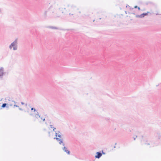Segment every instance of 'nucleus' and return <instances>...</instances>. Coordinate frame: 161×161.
Returning a JSON list of instances; mask_svg holds the SVG:
<instances>
[{"label":"nucleus","instance_id":"obj_13","mask_svg":"<svg viewBox=\"0 0 161 161\" xmlns=\"http://www.w3.org/2000/svg\"><path fill=\"white\" fill-rule=\"evenodd\" d=\"M55 129V128H53V131H54V129Z\"/></svg>","mask_w":161,"mask_h":161},{"label":"nucleus","instance_id":"obj_12","mask_svg":"<svg viewBox=\"0 0 161 161\" xmlns=\"http://www.w3.org/2000/svg\"><path fill=\"white\" fill-rule=\"evenodd\" d=\"M138 8L139 10H140V8L139 7H138Z\"/></svg>","mask_w":161,"mask_h":161},{"label":"nucleus","instance_id":"obj_10","mask_svg":"<svg viewBox=\"0 0 161 161\" xmlns=\"http://www.w3.org/2000/svg\"><path fill=\"white\" fill-rule=\"evenodd\" d=\"M31 110H33L34 111V112L36 111V109L35 108H31Z\"/></svg>","mask_w":161,"mask_h":161},{"label":"nucleus","instance_id":"obj_14","mask_svg":"<svg viewBox=\"0 0 161 161\" xmlns=\"http://www.w3.org/2000/svg\"><path fill=\"white\" fill-rule=\"evenodd\" d=\"M21 104H24V103H21Z\"/></svg>","mask_w":161,"mask_h":161},{"label":"nucleus","instance_id":"obj_5","mask_svg":"<svg viewBox=\"0 0 161 161\" xmlns=\"http://www.w3.org/2000/svg\"><path fill=\"white\" fill-rule=\"evenodd\" d=\"M97 155H96L95 156V158H99L102 155V154L99 152H97Z\"/></svg>","mask_w":161,"mask_h":161},{"label":"nucleus","instance_id":"obj_4","mask_svg":"<svg viewBox=\"0 0 161 161\" xmlns=\"http://www.w3.org/2000/svg\"><path fill=\"white\" fill-rule=\"evenodd\" d=\"M3 68H0V77L3 76Z\"/></svg>","mask_w":161,"mask_h":161},{"label":"nucleus","instance_id":"obj_1","mask_svg":"<svg viewBox=\"0 0 161 161\" xmlns=\"http://www.w3.org/2000/svg\"><path fill=\"white\" fill-rule=\"evenodd\" d=\"M34 119L35 121H37L39 122L44 121L45 119L41 117L37 113L34 117Z\"/></svg>","mask_w":161,"mask_h":161},{"label":"nucleus","instance_id":"obj_2","mask_svg":"<svg viewBox=\"0 0 161 161\" xmlns=\"http://www.w3.org/2000/svg\"><path fill=\"white\" fill-rule=\"evenodd\" d=\"M16 42L15 41L14 42L12 43L11 45L10 46V48L11 49L12 47H13V49L14 50H15L16 49L17 47L16 45Z\"/></svg>","mask_w":161,"mask_h":161},{"label":"nucleus","instance_id":"obj_9","mask_svg":"<svg viewBox=\"0 0 161 161\" xmlns=\"http://www.w3.org/2000/svg\"><path fill=\"white\" fill-rule=\"evenodd\" d=\"M6 103H3V104L2 105V108H4V107H5V106H6Z\"/></svg>","mask_w":161,"mask_h":161},{"label":"nucleus","instance_id":"obj_8","mask_svg":"<svg viewBox=\"0 0 161 161\" xmlns=\"http://www.w3.org/2000/svg\"><path fill=\"white\" fill-rule=\"evenodd\" d=\"M149 12L144 13L140 15V16L142 17H144V16L147 15Z\"/></svg>","mask_w":161,"mask_h":161},{"label":"nucleus","instance_id":"obj_7","mask_svg":"<svg viewBox=\"0 0 161 161\" xmlns=\"http://www.w3.org/2000/svg\"><path fill=\"white\" fill-rule=\"evenodd\" d=\"M56 136L57 137H59L61 138V134L59 132L56 133Z\"/></svg>","mask_w":161,"mask_h":161},{"label":"nucleus","instance_id":"obj_6","mask_svg":"<svg viewBox=\"0 0 161 161\" xmlns=\"http://www.w3.org/2000/svg\"><path fill=\"white\" fill-rule=\"evenodd\" d=\"M63 150L65 152H66L67 154H69V153H70V152L67 149V148L65 147H64L63 149Z\"/></svg>","mask_w":161,"mask_h":161},{"label":"nucleus","instance_id":"obj_11","mask_svg":"<svg viewBox=\"0 0 161 161\" xmlns=\"http://www.w3.org/2000/svg\"><path fill=\"white\" fill-rule=\"evenodd\" d=\"M137 8V6H135L134 7V8Z\"/></svg>","mask_w":161,"mask_h":161},{"label":"nucleus","instance_id":"obj_3","mask_svg":"<svg viewBox=\"0 0 161 161\" xmlns=\"http://www.w3.org/2000/svg\"><path fill=\"white\" fill-rule=\"evenodd\" d=\"M54 139H56L58 141H59V143L60 144H61L62 143H63V141L62 139H61V138H60L59 137H56L54 138Z\"/></svg>","mask_w":161,"mask_h":161}]
</instances>
